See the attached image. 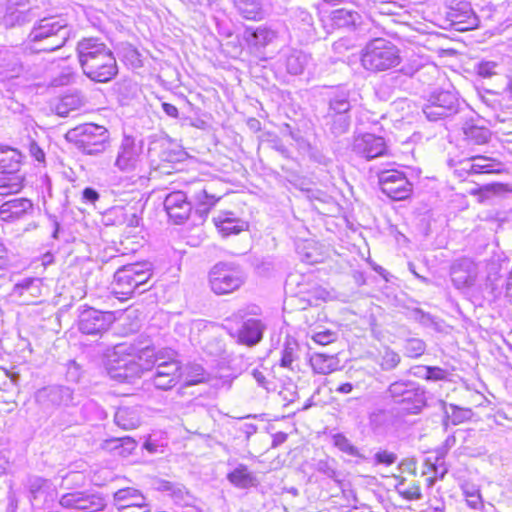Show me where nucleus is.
Wrapping results in <instances>:
<instances>
[{
  "label": "nucleus",
  "mask_w": 512,
  "mask_h": 512,
  "mask_svg": "<svg viewBox=\"0 0 512 512\" xmlns=\"http://www.w3.org/2000/svg\"><path fill=\"white\" fill-rule=\"evenodd\" d=\"M300 347L296 340L286 338L281 351L280 366L291 371L298 369Z\"/></svg>",
  "instance_id": "c9c22d12"
},
{
  "label": "nucleus",
  "mask_w": 512,
  "mask_h": 512,
  "mask_svg": "<svg viewBox=\"0 0 512 512\" xmlns=\"http://www.w3.org/2000/svg\"><path fill=\"white\" fill-rule=\"evenodd\" d=\"M71 28L60 16H48L36 20L24 42L31 53H49L63 47L68 41Z\"/></svg>",
  "instance_id": "f257e3e1"
},
{
  "label": "nucleus",
  "mask_w": 512,
  "mask_h": 512,
  "mask_svg": "<svg viewBox=\"0 0 512 512\" xmlns=\"http://www.w3.org/2000/svg\"><path fill=\"white\" fill-rule=\"evenodd\" d=\"M277 38V32L265 25L256 28L247 27L244 31V39L249 46L260 49L273 43Z\"/></svg>",
  "instance_id": "c85d7f7f"
},
{
  "label": "nucleus",
  "mask_w": 512,
  "mask_h": 512,
  "mask_svg": "<svg viewBox=\"0 0 512 512\" xmlns=\"http://www.w3.org/2000/svg\"><path fill=\"white\" fill-rule=\"evenodd\" d=\"M308 58L306 54L301 51L294 50L287 55L285 66L287 72L291 75H299L304 71Z\"/></svg>",
  "instance_id": "c03bdc74"
},
{
  "label": "nucleus",
  "mask_w": 512,
  "mask_h": 512,
  "mask_svg": "<svg viewBox=\"0 0 512 512\" xmlns=\"http://www.w3.org/2000/svg\"><path fill=\"white\" fill-rule=\"evenodd\" d=\"M333 445L342 453L354 457L355 463L360 464L362 462L370 463L373 465H384L391 466L396 463L398 457L395 453L388 450L379 449L376 451L374 456L371 458L360 451L350 439H348L343 433H335L331 437Z\"/></svg>",
  "instance_id": "9d476101"
},
{
  "label": "nucleus",
  "mask_w": 512,
  "mask_h": 512,
  "mask_svg": "<svg viewBox=\"0 0 512 512\" xmlns=\"http://www.w3.org/2000/svg\"><path fill=\"white\" fill-rule=\"evenodd\" d=\"M313 371L317 374H329L337 369L338 359L333 355L314 353L309 358Z\"/></svg>",
  "instance_id": "ea45409f"
},
{
  "label": "nucleus",
  "mask_w": 512,
  "mask_h": 512,
  "mask_svg": "<svg viewBox=\"0 0 512 512\" xmlns=\"http://www.w3.org/2000/svg\"><path fill=\"white\" fill-rule=\"evenodd\" d=\"M131 265L133 267V271L136 273V276H134L136 292L138 294H142L152 287V285H148L149 280L153 274L152 266L147 262L132 263Z\"/></svg>",
  "instance_id": "a19ab883"
},
{
  "label": "nucleus",
  "mask_w": 512,
  "mask_h": 512,
  "mask_svg": "<svg viewBox=\"0 0 512 512\" xmlns=\"http://www.w3.org/2000/svg\"><path fill=\"white\" fill-rule=\"evenodd\" d=\"M34 206L28 198H14L2 203L0 206V221L15 223L31 216Z\"/></svg>",
  "instance_id": "b1692460"
},
{
  "label": "nucleus",
  "mask_w": 512,
  "mask_h": 512,
  "mask_svg": "<svg viewBox=\"0 0 512 512\" xmlns=\"http://www.w3.org/2000/svg\"><path fill=\"white\" fill-rule=\"evenodd\" d=\"M35 401L45 412L75 405L73 391L66 386L52 385L39 389Z\"/></svg>",
  "instance_id": "2eb2a0df"
},
{
  "label": "nucleus",
  "mask_w": 512,
  "mask_h": 512,
  "mask_svg": "<svg viewBox=\"0 0 512 512\" xmlns=\"http://www.w3.org/2000/svg\"><path fill=\"white\" fill-rule=\"evenodd\" d=\"M400 362V355L389 347H386L382 352H380L377 360V364L386 372L396 369Z\"/></svg>",
  "instance_id": "49530a36"
},
{
  "label": "nucleus",
  "mask_w": 512,
  "mask_h": 512,
  "mask_svg": "<svg viewBox=\"0 0 512 512\" xmlns=\"http://www.w3.org/2000/svg\"><path fill=\"white\" fill-rule=\"evenodd\" d=\"M488 267L489 272L487 276V281L491 284L492 290H496L498 286L495 282L497 281L499 276V271L501 268L500 264L498 263V261H492Z\"/></svg>",
  "instance_id": "774afa93"
},
{
  "label": "nucleus",
  "mask_w": 512,
  "mask_h": 512,
  "mask_svg": "<svg viewBox=\"0 0 512 512\" xmlns=\"http://www.w3.org/2000/svg\"><path fill=\"white\" fill-rule=\"evenodd\" d=\"M351 91L344 86L327 93V109L322 116L324 130L333 137L348 132L351 125Z\"/></svg>",
  "instance_id": "f03ea898"
},
{
  "label": "nucleus",
  "mask_w": 512,
  "mask_h": 512,
  "mask_svg": "<svg viewBox=\"0 0 512 512\" xmlns=\"http://www.w3.org/2000/svg\"><path fill=\"white\" fill-rule=\"evenodd\" d=\"M81 68L90 80L100 83L111 81L118 73L116 58L110 48Z\"/></svg>",
  "instance_id": "dca6fc26"
},
{
  "label": "nucleus",
  "mask_w": 512,
  "mask_h": 512,
  "mask_svg": "<svg viewBox=\"0 0 512 512\" xmlns=\"http://www.w3.org/2000/svg\"><path fill=\"white\" fill-rule=\"evenodd\" d=\"M503 171L504 166L500 161L481 155L460 161L455 169V173L463 178L480 174H499Z\"/></svg>",
  "instance_id": "a211bd4d"
},
{
  "label": "nucleus",
  "mask_w": 512,
  "mask_h": 512,
  "mask_svg": "<svg viewBox=\"0 0 512 512\" xmlns=\"http://www.w3.org/2000/svg\"><path fill=\"white\" fill-rule=\"evenodd\" d=\"M400 62L399 49L384 38L370 40L362 50L361 64L367 71H386L396 67Z\"/></svg>",
  "instance_id": "39448f33"
},
{
  "label": "nucleus",
  "mask_w": 512,
  "mask_h": 512,
  "mask_svg": "<svg viewBox=\"0 0 512 512\" xmlns=\"http://www.w3.org/2000/svg\"><path fill=\"white\" fill-rule=\"evenodd\" d=\"M258 307L239 309L234 312L227 321H233L239 326L237 328L227 327L228 334L236 340L238 344L247 347H254L263 339L266 323L262 319L248 317L256 315Z\"/></svg>",
  "instance_id": "423d86ee"
},
{
  "label": "nucleus",
  "mask_w": 512,
  "mask_h": 512,
  "mask_svg": "<svg viewBox=\"0 0 512 512\" xmlns=\"http://www.w3.org/2000/svg\"><path fill=\"white\" fill-rule=\"evenodd\" d=\"M421 67L422 63L419 60H409L401 67L398 73L390 75L388 81L392 83H397L400 78L399 73L403 74L406 77H412L415 75V73H417L420 70Z\"/></svg>",
  "instance_id": "603ef678"
},
{
  "label": "nucleus",
  "mask_w": 512,
  "mask_h": 512,
  "mask_svg": "<svg viewBox=\"0 0 512 512\" xmlns=\"http://www.w3.org/2000/svg\"><path fill=\"white\" fill-rule=\"evenodd\" d=\"M387 423V414L384 410H377L369 415V424L373 431L382 430Z\"/></svg>",
  "instance_id": "4d7b16f0"
},
{
  "label": "nucleus",
  "mask_w": 512,
  "mask_h": 512,
  "mask_svg": "<svg viewBox=\"0 0 512 512\" xmlns=\"http://www.w3.org/2000/svg\"><path fill=\"white\" fill-rule=\"evenodd\" d=\"M113 499L117 509H146V498L139 490L132 487L119 489L114 493Z\"/></svg>",
  "instance_id": "cd10ccee"
},
{
  "label": "nucleus",
  "mask_w": 512,
  "mask_h": 512,
  "mask_svg": "<svg viewBox=\"0 0 512 512\" xmlns=\"http://www.w3.org/2000/svg\"><path fill=\"white\" fill-rule=\"evenodd\" d=\"M359 15L357 12L350 11L347 9H337L332 12L331 20L337 28H348L356 24Z\"/></svg>",
  "instance_id": "a18cd8bd"
},
{
  "label": "nucleus",
  "mask_w": 512,
  "mask_h": 512,
  "mask_svg": "<svg viewBox=\"0 0 512 512\" xmlns=\"http://www.w3.org/2000/svg\"><path fill=\"white\" fill-rule=\"evenodd\" d=\"M228 481L239 489H248L258 485L256 475L249 471L248 467L244 464H239L234 470L227 475Z\"/></svg>",
  "instance_id": "72a5a7b5"
},
{
  "label": "nucleus",
  "mask_w": 512,
  "mask_h": 512,
  "mask_svg": "<svg viewBox=\"0 0 512 512\" xmlns=\"http://www.w3.org/2000/svg\"><path fill=\"white\" fill-rule=\"evenodd\" d=\"M115 424L123 430H132L141 423V409L138 406H120L114 414Z\"/></svg>",
  "instance_id": "2f4dec72"
},
{
  "label": "nucleus",
  "mask_w": 512,
  "mask_h": 512,
  "mask_svg": "<svg viewBox=\"0 0 512 512\" xmlns=\"http://www.w3.org/2000/svg\"><path fill=\"white\" fill-rule=\"evenodd\" d=\"M381 191L389 198L400 201L408 198L413 190L412 183L406 175L396 169L383 170L378 173Z\"/></svg>",
  "instance_id": "f8f14e48"
},
{
  "label": "nucleus",
  "mask_w": 512,
  "mask_h": 512,
  "mask_svg": "<svg viewBox=\"0 0 512 512\" xmlns=\"http://www.w3.org/2000/svg\"><path fill=\"white\" fill-rule=\"evenodd\" d=\"M463 109L458 95L449 90L432 92L422 106V112L429 121L451 118Z\"/></svg>",
  "instance_id": "6e6552de"
},
{
  "label": "nucleus",
  "mask_w": 512,
  "mask_h": 512,
  "mask_svg": "<svg viewBox=\"0 0 512 512\" xmlns=\"http://www.w3.org/2000/svg\"><path fill=\"white\" fill-rule=\"evenodd\" d=\"M480 190L485 194H493V195H502L507 192H511L512 189L507 184L503 183H491L486 184L480 188Z\"/></svg>",
  "instance_id": "338daca9"
},
{
  "label": "nucleus",
  "mask_w": 512,
  "mask_h": 512,
  "mask_svg": "<svg viewBox=\"0 0 512 512\" xmlns=\"http://www.w3.org/2000/svg\"><path fill=\"white\" fill-rule=\"evenodd\" d=\"M4 61L5 62L1 65L2 74H4L8 78H16L21 75L24 68L17 57L11 56L9 59Z\"/></svg>",
  "instance_id": "3c124183"
},
{
  "label": "nucleus",
  "mask_w": 512,
  "mask_h": 512,
  "mask_svg": "<svg viewBox=\"0 0 512 512\" xmlns=\"http://www.w3.org/2000/svg\"><path fill=\"white\" fill-rule=\"evenodd\" d=\"M409 317L423 326L430 327L435 324L434 317L420 308L410 311Z\"/></svg>",
  "instance_id": "6e6d98bb"
},
{
  "label": "nucleus",
  "mask_w": 512,
  "mask_h": 512,
  "mask_svg": "<svg viewBox=\"0 0 512 512\" xmlns=\"http://www.w3.org/2000/svg\"><path fill=\"white\" fill-rule=\"evenodd\" d=\"M23 188V177L18 174L0 176V196L16 194Z\"/></svg>",
  "instance_id": "37998d69"
},
{
  "label": "nucleus",
  "mask_w": 512,
  "mask_h": 512,
  "mask_svg": "<svg viewBox=\"0 0 512 512\" xmlns=\"http://www.w3.org/2000/svg\"><path fill=\"white\" fill-rule=\"evenodd\" d=\"M170 496L174 502L179 505L188 506L193 501V496L185 488V486L180 483H175Z\"/></svg>",
  "instance_id": "864d4df0"
},
{
  "label": "nucleus",
  "mask_w": 512,
  "mask_h": 512,
  "mask_svg": "<svg viewBox=\"0 0 512 512\" xmlns=\"http://www.w3.org/2000/svg\"><path fill=\"white\" fill-rule=\"evenodd\" d=\"M462 491L470 508L475 510L483 508V499L479 488L475 485L465 484L462 486Z\"/></svg>",
  "instance_id": "8fccbe9b"
},
{
  "label": "nucleus",
  "mask_w": 512,
  "mask_h": 512,
  "mask_svg": "<svg viewBox=\"0 0 512 512\" xmlns=\"http://www.w3.org/2000/svg\"><path fill=\"white\" fill-rule=\"evenodd\" d=\"M59 504L65 509H75L85 512H98L105 508V499L97 493L73 491L63 494Z\"/></svg>",
  "instance_id": "f3484780"
},
{
  "label": "nucleus",
  "mask_w": 512,
  "mask_h": 512,
  "mask_svg": "<svg viewBox=\"0 0 512 512\" xmlns=\"http://www.w3.org/2000/svg\"><path fill=\"white\" fill-rule=\"evenodd\" d=\"M462 131L467 145H483L488 143L491 138V131L487 127L480 126L473 121L465 122Z\"/></svg>",
  "instance_id": "473e14b6"
},
{
  "label": "nucleus",
  "mask_w": 512,
  "mask_h": 512,
  "mask_svg": "<svg viewBox=\"0 0 512 512\" xmlns=\"http://www.w3.org/2000/svg\"><path fill=\"white\" fill-rule=\"evenodd\" d=\"M352 151L366 160H372L385 155L387 145L383 137L365 133L354 137Z\"/></svg>",
  "instance_id": "aec40b11"
},
{
  "label": "nucleus",
  "mask_w": 512,
  "mask_h": 512,
  "mask_svg": "<svg viewBox=\"0 0 512 512\" xmlns=\"http://www.w3.org/2000/svg\"><path fill=\"white\" fill-rule=\"evenodd\" d=\"M448 15L454 25L460 26L459 30H469L478 24V19L467 2H461L457 8H451Z\"/></svg>",
  "instance_id": "7c9ffc66"
},
{
  "label": "nucleus",
  "mask_w": 512,
  "mask_h": 512,
  "mask_svg": "<svg viewBox=\"0 0 512 512\" xmlns=\"http://www.w3.org/2000/svg\"><path fill=\"white\" fill-rule=\"evenodd\" d=\"M200 346L207 356L215 359H225L227 357L224 339L213 331L207 330L202 334Z\"/></svg>",
  "instance_id": "c756f323"
},
{
  "label": "nucleus",
  "mask_w": 512,
  "mask_h": 512,
  "mask_svg": "<svg viewBox=\"0 0 512 512\" xmlns=\"http://www.w3.org/2000/svg\"><path fill=\"white\" fill-rule=\"evenodd\" d=\"M215 225L223 237L239 234L240 232L244 231L247 226L244 221L231 217H219L215 221Z\"/></svg>",
  "instance_id": "79ce46f5"
},
{
  "label": "nucleus",
  "mask_w": 512,
  "mask_h": 512,
  "mask_svg": "<svg viewBox=\"0 0 512 512\" xmlns=\"http://www.w3.org/2000/svg\"><path fill=\"white\" fill-rule=\"evenodd\" d=\"M265 0H235V7L246 19L257 20L264 15Z\"/></svg>",
  "instance_id": "58836bf2"
},
{
  "label": "nucleus",
  "mask_w": 512,
  "mask_h": 512,
  "mask_svg": "<svg viewBox=\"0 0 512 512\" xmlns=\"http://www.w3.org/2000/svg\"><path fill=\"white\" fill-rule=\"evenodd\" d=\"M404 355L409 358H419L426 351V343L419 338H408L403 344Z\"/></svg>",
  "instance_id": "09e8293b"
},
{
  "label": "nucleus",
  "mask_w": 512,
  "mask_h": 512,
  "mask_svg": "<svg viewBox=\"0 0 512 512\" xmlns=\"http://www.w3.org/2000/svg\"><path fill=\"white\" fill-rule=\"evenodd\" d=\"M143 140L130 135H124L117 149L113 163L114 168L120 172L134 171L143 152Z\"/></svg>",
  "instance_id": "4468645a"
},
{
  "label": "nucleus",
  "mask_w": 512,
  "mask_h": 512,
  "mask_svg": "<svg viewBox=\"0 0 512 512\" xmlns=\"http://www.w3.org/2000/svg\"><path fill=\"white\" fill-rule=\"evenodd\" d=\"M65 139L78 151L89 156H98L110 146L109 130L95 123H84L69 129Z\"/></svg>",
  "instance_id": "20e7f679"
},
{
  "label": "nucleus",
  "mask_w": 512,
  "mask_h": 512,
  "mask_svg": "<svg viewBox=\"0 0 512 512\" xmlns=\"http://www.w3.org/2000/svg\"><path fill=\"white\" fill-rule=\"evenodd\" d=\"M108 49L109 47L98 38L89 37L81 39L76 47L80 66L82 67L88 64L89 61H93L94 58H98L100 53Z\"/></svg>",
  "instance_id": "bb28decb"
},
{
  "label": "nucleus",
  "mask_w": 512,
  "mask_h": 512,
  "mask_svg": "<svg viewBox=\"0 0 512 512\" xmlns=\"http://www.w3.org/2000/svg\"><path fill=\"white\" fill-rule=\"evenodd\" d=\"M105 224L106 225H122L124 224V208L122 207H113L108 210L105 215Z\"/></svg>",
  "instance_id": "5fc2aeb1"
},
{
  "label": "nucleus",
  "mask_w": 512,
  "mask_h": 512,
  "mask_svg": "<svg viewBox=\"0 0 512 512\" xmlns=\"http://www.w3.org/2000/svg\"><path fill=\"white\" fill-rule=\"evenodd\" d=\"M245 281L242 268L233 262H219L209 272L211 290L217 295H225L238 290Z\"/></svg>",
  "instance_id": "1a4fd4ad"
},
{
  "label": "nucleus",
  "mask_w": 512,
  "mask_h": 512,
  "mask_svg": "<svg viewBox=\"0 0 512 512\" xmlns=\"http://www.w3.org/2000/svg\"><path fill=\"white\" fill-rule=\"evenodd\" d=\"M39 284L40 280L36 278H26L22 281L18 282L15 287L14 291L16 293H19L20 296H22L26 291L30 290H36V292L39 291Z\"/></svg>",
  "instance_id": "bf43d9fd"
},
{
  "label": "nucleus",
  "mask_w": 512,
  "mask_h": 512,
  "mask_svg": "<svg viewBox=\"0 0 512 512\" xmlns=\"http://www.w3.org/2000/svg\"><path fill=\"white\" fill-rule=\"evenodd\" d=\"M113 312L85 306L79 313L78 328L83 334L101 336L114 322Z\"/></svg>",
  "instance_id": "ddd939ff"
},
{
  "label": "nucleus",
  "mask_w": 512,
  "mask_h": 512,
  "mask_svg": "<svg viewBox=\"0 0 512 512\" xmlns=\"http://www.w3.org/2000/svg\"><path fill=\"white\" fill-rule=\"evenodd\" d=\"M291 22L295 29L303 31L308 36L314 32V18L312 14L302 7L291 9Z\"/></svg>",
  "instance_id": "4c0bfd02"
},
{
  "label": "nucleus",
  "mask_w": 512,
  "mask_h": 512,
  "mask_svg": "<svg viewBox=\"0 0 512 512\" xmlns=\"http://www.w3.org/2000/svg\"><path fill=\"white\" fill-rule=\"evenodd\" d=\"M74 73L73 71L66 67L63 68L59 74L52 78L50 84L53 87H60L70 84L74 79Z\"/></svg>",
  "instance_id": "13d9d810"
},
{
  "label": "nucleus",
  "mask_w": 512,
  "mask_h": 512,
  "mask_svg": "<svg viewBox=\"0 0 512 512\" xmlns=\"http://www.w3.org/2000/svg\"><path fill=\"white\" fill-rule=\"evenodd\" d=\"M222 198L221 194H217L214 184H204L199 182L191 191V199L194 201L195 213L200 217H206L210 210Z\"/></svg>",
  "instance_id": "5701e85b"
},
{
  "label": "nucleus",
  "mask_w": 512,
  "mask_h": 512,
  "mask_svg": "<svg viewBox=\"0 0 512 512\" xmlns=\"http://www.w3.org/2000/svg\"><path fill=\"white\" fill-rule=\"evenodd\" d=\"M449 410H446V417L453 425H459L471 419L472 410L469 408H461L455 404L449 405Z\"/></svg>",
  "instance_id": "de8ad7c7"
},
{
  "label": "nucleus",
  "mask_w": 512,
  "mask_h": 512,
  "mask_svg": "<svg viewBox=\"0 0 512 512\" xmlns=\"http://www.w3.org/2000/svg\"><path fill=\"white\" fill-rule=\"evenodd\" d=\"M422 371H425V379L430 381H441L445 380L448 376V372L437 366L421 367Z\"/></svg>",
  "instance_id": "680f3d73"
},
{
  "label": "nucleus",
  "mask_w": 512,
  "mask_h": 512,
  "mask_svg": "<svg viewBox=\"0 0 512 512\" xmlns=\"http://www.w3.org/2000/svg\"><path fill=\"white\" fill-rule=\"evenodd\" d=\"M403 484L397 486V490L407 500H419L422 497L419 485L413 483L412 485L402 488Z\"/></svg>",
  "instance_id": "e2e57ef3"
},
{
  "label": "nucleus",
  "mask_w": 512,
  "mask_h": 512,
  "mask_svg": "<svg viewBox=\"0 0 512 512\" xmlns=\"http://www.w3.org/2000/svg\"><path fill=\"white\" fill-rule=\"evenodd\" d=\"M315 469L319 473H322L325 476H327L328 478L333 479L338 484H341V481L336 479V477H337L336 469L330 464V462L328 460H319L315 464Z\"/></svg>",
  "instance_id": "69168bd1"
},
{
  "label": "nucleus",
  "mask_w": 512,
  "mask_h": 512,
  "mask_svg": "<svg viewBox=\"0 0 512 512\" xmlns=\"http://www.w3.org/2000/svg\"><path fill=\"white\" fill-rule=\"evenodd\" d=\"M134 276H136V273L133 271L131 264L117 269L114 273L113 293L121 295L125 299L130 298L136 292Z\"/></svg>",
  "instance_id": "a878e982"
},
{
  "label": "nucleus",
  "mask_w": 512,
  "mask_h": 512,
  "mask_svg": "<svg viewBox=\"0 0 512 512\" xmlns=\"http://www.w3.org/2000/svg\"><path fill=\"white\" fill-rule=\"evenodd\" d=\"M477 275V264L470 258L458 259L451 267V280L457 288L471 287L474 285Z\"/></svg>",
  "instance_id": "393cba45"
},
{
  "label": "nucleus",
  "mask_w": 512,
  "mask_h": 512,
  "mask_svg": "<svg viewBox=\"0 0 512 512\" xmlns=\"http://www.w3.org/2000/svg\"><path fill=\"white\" fill-rule=\"evenodd\" d=\"M156 354L161 358L153 368L155 372L150 378V381L157 389L168 390L173 388L180 378V365L175 360H164V356L160 352Z\"/></svg>",
  "instance_id": "6ab92c4d"
},
{
  "label": "nucleus",
  "mask_w": 512,
  "mask_h": 512,
  "mask_svg": "<svg viewBox=\"0 0 512 512\" xmlns=\"http://www.w3.org/2000/svg\"><path fill=\"white\" fill-rule=\"evenodd\" d=\"M164 209L175 224L184 223L192 212V202L183 191H173L164 199Z\"/></svg>",
  "instance_id": "4be33fe9"
},
{
  "label": "nucleus",
  "mask_w": 512,
  "mask_h": 512,
  "mask_svg": "<svg viewBox=\"0 0 512 512\" xmlns=\"http://www.w3.org/2000/svg\"><path fill=\"white\" fill-rule=\"evenodd\" d=\"M498 64L494 61H482L477 65V74L483 78H490L497 74Z\"/></svg>",
  "instance_id": "0e129e2a"
},
{
  "label": "nucleus",
  "mask_w": 512,
  "mask_h": 512,
  "mask_svg": "<svg viewBox=\"0 0 512 512\" xmlns=\"http://www.w3.org/2000/svg\"><path fill=\"white\" fill-rule=\"evenodd\" d=\"M84 104L83 95L75 91L64 95L55 105L54 111L60 117H67L70 112L78 110Z\"/></svg>",
  "instance_id": "e433bc0d"
},
{
  "label": "nucleus",
  "mask_w": 512,
  "mask_h": 512,
  "mask_svg": "<svg viewBox=\"0 0 512 512\" xmlns=\"http://www.w3.org/2000/svg\"><path fill=\"white\" fill-rule=\"evenodd\" d=\"M21 153L10 147L0 148V173L17 174L21 165Z\"/></svg>",
  "instance_id": "f704fd0d"
},
{
  "label": "nucleus",
  "mask_w": 512,
  "mask_h": 512,
  "mask_svg": "<svg viewBox=\"0 0 512 512\" xmlns=\"http://www.w3.org/2000/svg\"><path fill=\"white\" fill-rule=\"evenodd\" d=\"M337 333L335 331L325 329L322 331L315 332L312 336L314 342L320 345H328L337 340Z\"/></svg>",
  "instance_id": "052dcab7"
},
{
  "label": "nucleus",
  "mask_w": 512,
  "mask_h": 512,
  "mask_svg": "<svg viewBox=\"0 0 512 512\" xmlns=\"http://www.w3.org/2000/svg\"><path fill=\"white\" fill-rule=\"evenodd\" d=\"M36 17L29 0H8L3 24L8 28L23 26L31 23Z\"/></svg>",
  "instance_id": "412c9836"
},
{
  "label": "nucleus",
  "mask_w": 512,
  "mask_h": 512,
  "mask_svg": "<svg viewBox=\"0 0 512 512\" xmlns=\"http://www.w3.org/2000/svg\"><path fill=\"white\" fill-rule=\"evenodd\" d=\"M386 396L408 414H418L426 405L425 390L409 380L392 382L386 390Z\"/></svg>",
  "instance_id": "0eeeda50"
},
{
  "label": "nucleus",
  "mask_w": 512,
  "mask_h": 512,
  "mask_svg": "<svg viewBox=\"0 0 512 512\" xmlns=\"http://www.w3.org/2000/svg\"><path fill=\"white\" fill-rule=\"evenodd\" d=\"M159 359L161 358L156 354L154 347H146L137 355L128 354L125 357L110 360L108 374L118 382L132 383L144 372L150 371Z\"/></svg>",
  "instance_id": "7ed1b4c3"
},
{
  "label": "nucleus",
  "mask_w": 512,
  "mask_h": 512,
  "mask_svg": "<svg viewBox=\"0 0 512 512\" xmlns=\"http://www.w3.org/2000/svg\"><path fill=\"white\" fill-rule=\"evenodd\" d=\"M25 487L27 497L33 509L43 510L50 508L57 498V489L48 479L40 476L27 478Z\"/></svg>",
  "instance_id": "9b49d317"
}]
</instances>
